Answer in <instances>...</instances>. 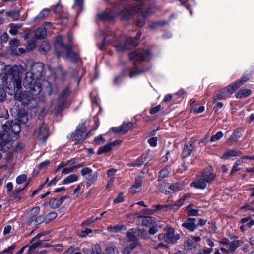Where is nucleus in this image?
<instances>
[{
    "instance_id": "obj_29",
    "label": "nucleus",
    "mask_w": 254,
    "mask_h": 254,
    "mask_svg": "<svg viewBox=\"0 0 254 254\" xmlns=\"http://www.w3.org/2000/svg\"><path fill=\"white\" fill-rule=\"evenodd\" d=\"M98 177V174L97 172H92L89 175H87L85 178L87 181V184L88 186H90L96 181Z\"/></svg>"
},
{
    "instance_id": "obj_32",
    "label": "nucleus",
    "mask_w": 254,
    "mask_h": 254,
    "mask_svg": "<svg viewBox=\"0 0 254 254\" xmlns=\"http://www.w3.org/2000/svg\"><path fill=\"white\" fill-rule=\"evenodd\" d=\"M47 36V30L45 28H38L35 35V39H41L45 38Z\"/></svg>"
},
{
    "instance_id": "obj_31",
    "label": "nucleus",
    "mask_w": 254,
    "mask_h": 254,
    "mask_svg": "<svg viewBox=\"0 0 254 254\" xmlns=\"http://www.w3.org/2000/svg\"><path fill=\"white\" fill-rule=\"evenodd\" d=\"M84 0H74L72 8L77 12H80L83 9Z\"/></svg>"
},
{
    "instance_id": "obj_16",
    "label": "nucleus",
    "mask_w": 254,
    "mask_h": 254,
    "mask_svg": "<svg viewBox=\"0 0 254 254\" xmlns=\"http://www.w3.org/2000/svg\"><path fill=\"white\" fill-rule=\"evenodd\" d=\"M87 134L84 132V129L82 127L78 126L74 133L71 134V137L77 143H80L85 140Z\"/></svg>"
},
{
    "instance_id": "obj_58",
    "label": "nucleus",
    "mask_w": 254,
    "mask_h": 254,
    "mask_svg": "<svg viewBox=\"0 0 254 254\" xmlns=\"http://www.w3.org/2000/svg\"><path fill=\"white\" fill-rule=\"evenodd\" d=\"M92 232V230L89 228H86L84 231L81 232L79 234V236L80 237H85L87 234L91 233Z\"/></svg>"
},
{
    "instance_id": "obj_38",
    "label": "nucleus",
    "mask_w": 254,
    "mask_h": 254,
    "mask_svg": "<svg viewBox=\"0 0 254 254\" xmlns=\"http://www.w3.org/2000/svg\"><path fill=\"white\" fill-rule=\"evenodd\" d=\"M251 93V91L250 89H244L240 90L236 94L237 98H246L249 96Z\"/></svg>"
},
{
    "instance_id": "obj_21",
    "label": "nucleus",
    "mask_w": 254,
    "mask_h": 254,
    "mask_svg": "<svg viewBox=\"0 0 254 254\" xmlns=\"http://www.w3.org/2000/svg\"><path fill=\"white\" fill-rule=\"evenodd\" d=\"M30 90L28 91L30 92L31 95L37 99V96L42 91L41 84L39 82H34L32 85L31 88H29Z\"/></svg>"
},
{
    "instance_id": "obj_34",
    "label": "nucleus",
    "mask_w": 254,
    "mask_h": 254,
    "mask_svg": "<svg viewBox=\"0 0 254 254\" xmlns=\"http://www.w3.org/2000/svg\"><path fill=\"white\" fill-rule=\"evenodd\" d=\"M21 24H14L11 23L9 24V27L10 28L9 33L10 34L15 35L17 34L18 30L22 27Z\"/></svg>"
},
{
    "instance_id": "obj_63",
    "label": "nucleus",
    "mask_w": 254,
    "mask_h": 254,
    "mask_svg": "<svg viewBox=\"0 0 254 254\" xmlns=\"http://www.w3.org/2000/svg\"><path fill=\"white\" fill-rule=\"evenodd\" d=\"M15 246L14 245H11V246L8 247L7 248L4 249L3 251V253H7L8 254H12L13 251L14 249Z\"/></svg>"
},
{
    "instance_id": "obj_26",
    "label": "nucleus",
    "mask_w": 254,
    "mask_h": 254,
    "mask_svg": "<svg viewBox=\"0 0 254 254\" xmlns=\"http://www.w3.org/2000/svg\"><path fill=\"white\" fill-rule=\"evenodd\" d=\"M142 182L140 179L135 180L134 184L130 188V192L132 193H136L141 190Z\"/></svg>"
},
{
    "instance_id": "obj_20",
    "label": "nucleus",
    "mask_w": 254,
    "mask_h": 254,
    "mask_svg": "<svg viewBox=\"0 0 254 254\" xmlns=\"http://www.w3.org/2000/svg\"><path fill=\"white\" fill-rule=\"evenodd\" d=\"M166 187H168L166 190H163V191H167L168 193H172L177 192L183 189L184 186L180 183L172 184H165Z\"/></svg>"
},
{
    "instance_id": "obj_59",
    "label": "nucleus",
    "mask_w": 254,
    "mask_h": 254,
    "mask_svg": "<svg viewBox=\"0 0 254 254\" xmlns=\"http://www.w3.org/2000/svg\"><path fill=\"white\" fill-rule=\"evenodd\" d=\"M49 163L50 161L49 160H46L39 163L37 165V167L39 169H42L46 167L49 164Z\"/></svg>"
},
{
    "instance_id": "obj_43",
    "label": "nucleus",
    "mask_w": 254,
    "mask_h": 254,
    "mask_svg": "<svg viewBox=\"0 0 254 254\" xmlns=\"http://www.w3.org/2000/svg\"><path fill=\"white\" fill-rule=\"evenodd\" d=\"M111 149V143H109L106 145L101 147L98 149L97 154L99 155L110 151Z\"/></svg>"
},
{
    "instance_id": "obj_46",
    "label": "nucleus",
    "mask_w": 254,
    "mask_h": 254,
    "mask_svg": "<svg viewBox=\"0 0 254 254\" xmlns=\"http://www.w3.org/2000/svg\"><path fill=\"white\" fill-rule=\"evenodd\" d=\"M196 247V243L193 242V240L189 239L187 240L185 243V247L187 250H191Z\"/></svg>"
},
{
    "instance_id": "obj_55",
    "label": "nucleus",
    "mask_w": 254,
    "mask_h": 254,
    "mask_svg": "<svg viewBox=\"0 0 254 254\" xmlns=\"http://www.w3.org/2000/svg\"><path fill=\"white\" fill-rule=\"evenodd\" d=\"M78 167L77 166H74L72 167H65L64 168L62 171V174H67L72 172L74 169Z\"/></svg>"
},
{
    "instance_id": "obj_23",
    "label": "nucleus",
    "mask_w": 254,
    "mask_h": 254,
    "mask_svg": "<svg viewBox=\"0 0 254 254\" xmlns=\"http://www.w3.org/2000/svg\"><path fill=\"white\" fill-rule=\"evenodd\" d=\"M29 183H27L25 184V186L23 188H19L15 190L13 193V197L14 199L20 201L22 198H24L23 191L25 189V188L28 186Z\"/></svg>"
},
{
    "instance_id": "obj_54",
    "label": "nucleus",
    "mask_w": 254,
    "mask_h": 254,
    "mask_svg": "<svg viewBox=\"0 0 254 254\" xmlns=\"http://www.w3.org/2000/svg\"><path fill=\"white\" fill-rule=\"evenodd\" d=\"M27 179V176L25 174H22L18 176L16 179V182L18 184H21L24 182Z\"/></svg>"
},
{
    "instance_id": "obj_25",
    "label": "nucleus",
    "mask_w": 254,
    "mask_h": 254,
    "mask_svg": "<svg viewBox=\"0 0 254 254\" xmlns=\"http://www.w3.org/2000/svg\"><path fill=\"white\" fill-rule=\"evenodd\" d=\"M138 233L136 229H132L128 230L127 232V236L129 241L133 242V243L137 244V235Z\"/></svg>"
},
{
    "instance_id": "obj_50",
    "label": "nucleus",
    "mask_w": 254,
    "mask_h": 254,
    "mask_svg": "<svg viewBox=\"0 0 254 254\" xmlns=\"http://www.w3.org/2000/svg\"><path fill=\"white\" fill-rule=\"evenodd\" d=\"M136 247L135 243H132L130 244L129 247H126L123 251V254H130L131 251Z\"/></svg>"
},
{
    "instance_id": "obj_15",
    "label": "nucleus",
    "mask_w": 254,
    "mask_h": 254,
    "mask_svg": "<svg viewBox=\"0 0 254 254\" xmlns=\"http://www.w3.org/2000/svg\"><path fill=\"white\" fill-rule=\"evenodd\" d=\"M69 94V90L68 88L64 89L61 93L58 101V104L56 109L58 112L61 111L64 107L67 97Z\"/></svg>"
},
{
    "instance_id": "obj_1",
    "label": "nucleus",
    "mask_w": 254,
    "mask_h": 254,
    "mask_svg": "<svg viewBox=\"0 0 254 254\" xmlns=\"http://www.w3.org/2000/svg\"><path fill=\"white\" fill-rule=\"evenodd\" d=\"M68 44H64L63 38L61 36H57L54 42L55 50L58 57H63L72 62L77 61L79 58L78 54L71 50L72 37L68 35L67 38Z\"/></svg>"
},
{
    "instance_id": "obj_47",
    "label": "nucleus",
    "mask_w": 254,
    "mask_h": 254,
    "mask_svg": "<svg viewBox=\"0 0 254 254\" xmlns=\"http://www.w3.org/2000/svg\"><path fill=\"white\" fill-rule=\"evenodd\" d=\"M169 171L168 169L164 168L160 171L159 172L158 181H161L163 178L166 177L169 174Z\"/></svg>"
},
{
    "instance_id": "obj_17",
    "label": "nucleus",
    "mask_w": 254,
    "mask_h": 254,
    "mask_svg": "<svg viewBox=\"0 0 254 254\" xmlns=\"http://www.w3.org/2000/svg\"><path fill=\"white\" fill-rule=\"evenodd\" d=\"M180 239L178 234H175L174 229L171 227H167L166 233V242L174 244Z\"/></svg>"
},
{
    "instance_id": "obj_51",
    "label": "nucleus",
    "mask_w": 254,
    "mask_h": 254,
    "mask_svg": "<svg viewBox=\"0 0 254 254\" xmlns=\"http://www.w3.org/2000/svg\"><path fill=\"white\" fill-rule=\"evenodd\" d=\"M10 47L12 50L13 51L16 49L19 46V41L18 40L14 39L11 40L9 42Z\"/></svg>"
},
{
    "instance_id": "obj_11",
    "label": "nucleus",
    "mask_w": 254,
    "mask_h": 254,
    "mask_svg": "<svg viewBox=\"0 0 254 254\" xmlns=\"http://www.w3.org/2000/svg\"><path fill=\"white\" fill-rule=\"evenodd\" d=\"M35 137L39 138L42 143H44L49 136L47 125L43 124L34 133Z\"/></svg>"
},
{
    "instance_id": "obj_19",
    "label": "nucleus",
    "mask_w": 254,
    "mask_h": 254,
    "mask_svg": "<svg viewBox=\"0 0 254 254\" xmlns=\"http://www.w3.org/2000/svg\"><path fill=\"white\" fill-rule=\"evenodd\" d=\"M37 80L35 77L33 76V74L31 72H27L26 73L25 77L24 78L23 85L24 87L26 88H31L33 85V83L35 82V81Z\"/></svg>"
},
{
    "instance_id": "obj_8",
    "label": "nucleus",
    "mask_w": 254,
    "mask_h": 254,
    "mask_svg": "<svg viewBox=\"0 0 254 254\" xmlns=\"http://www.w3.org/2000/svg\"><path fill=\"white\" fill-rule=\"evenodd\" d=\"M143 5L142 0H138L134 5L125 8L121 13V15L126 19H129L133 15L135 11L141 9Z\"/></svg>"
},
{
    "instance_id": "obj_42",
    "label": "nucleus",
    "mask_w": 254,
    "mask_h": 254,
    "mask_svg": "<svg viewBox=\"0 0 254 254\" xmlns=\"http://www.w3.org/2000/svg\"><path fill=\"white\" fill-rule=\"evenodd\" d=\"M148 15L146 12H143L141 14V17H138L137 20V26L138 27H142L145 23V18Z\"/></svg>"
},
{
    "instance_id": "obj_9",
    "label": "nucleus",
    "mask_w": 254,
    "mask_h": 254,
    "mask_svg": "<svg viewBox=\"0 0 254 254\" xmlns=\"http://www.w3.org/2000/svg\"><path fill=\"white\" fill-rule=\"evenodd\" d=\"M188 197H189V195L188 194H186L183 195L182 197H181L175 202L172 203L168 205H155L154 207L156 208V210H160L162 208H166L169 210L175 211L177 210L180 207V206L183 204L184 201Z\"/></svg>"
},
{
    "instance_id": "obj_7",
    "label": "nucleus",
    "mask_w": 254,
    "mask_h": 254,
    "mask_svg": "<svg viewBox=\"0 0 254 254\" xmlns=\"http://www.w3.org/2000/svg\"><path fill=\"white\" fill-rule=\"evenodd\" d=\"M130 60L135 62L147 61L151 58V54L148 50H137L130 53L129 56Z\"/></svg>"
},
{
    "instance_id": "obj_35",
    "label": "nucleus",
    "mask_w": 254,
    "mask_h": 254,
    "mask_svg": "<svg viewBox=\"0 0 254 254\" xmlns=\"http://www.w3.org/2000/svg\"><path fill=\"white\" fill-rule=\"evenodd\" d=\"M43 221V218L42 216H32L28 221L30 225H38L41 223Z\"/></svg>"
},
{
    "instance_id": "obj_18",
    "label": "nucleus",
    "mask_w": 254,
    "mask_h": 254,
    "mask_svg": "<svg viewBox=\"0 0 254 254\" xmlns=\"http://www.w3.org/2000/svg\"><path fill=\"white\" fill-rule=\"evenodd\" d=\"M182 226L189 230L190 231H194L197 227V225L196 224V219L193 218H188L182 224Z\"/></svg>"
},
{
    "instance_id": "obj_13",
    "label": "nucleus",
    "mask_w": 254,
    "mask_h": 254,
    "mask_svg": "<svg viewBox=\"0 0 254 254\" xmlns=\"http://www.w3.org/2000/svg\"><path fill=\"white\" fill-rule=\"evenodd\" d=\"M248 80V77L243 76L240 80L237 81L235 83L229 85L223 89H224V90L227 93V94L230 95L241 85H242L244 82L247 81Z\"/></svg>"
},
{
    "instance_id": "obj_48",
    "label": "nucleus",
    "mask_w": 254,
    "mask_h": 254,
    "mask_svg": "<svg viewBox=\"0 0 254 254\" xmlns=\"http://www.w3.org/2000/svg\"><path fill=\"white\" fill-rule=\"evenodd\" d=\"M223 136V133L222 131H218L216 133V134L211 136L210 139V141L211 142H213L219 140L220 139L222 138Z\"/></svg>"
},
{
    "instance_id": "obj_24",
    "label": "nucleus",
    "mask_w": 254,
    "mask_h": 254,
    "mask_svg": "<svg viewBox=\"0 0 254 254\" xmlns=\"http://www.w3.org/2000/svg\"><path fill=\"white\" fill-rule=\"evenodd\" d=\"M142 225L146 227L157 225L154 218L153 217H142Z\"/></svg>"
},
{
    "instance_id": "obj_61",
    "label": "nucleus",
    "mask_w": 254,
    "mask_h": 254,
    "mask_svg": "<svg viewBox=\"0 0 254 254\" xmlns=\"http://www.w3.org/2000/svg\"><path fill=\"white\" fill-rule=\"evenodd\" d=\"M161 106L160 105H158L153 108H152L150 110V113L152 115L157 113L160 110Z\"/></svg>"
},
{
    "instance_id": "obj_30",
    "label": "nucleus",
    "mask_w": 254,
    "mask_h": 254,
    "mask_svg": "<svg viewBox=\"0 0 254 254\" xmlns=\"http://www.w3.org/2000/svg\"><path fill=\"white\" fill-rule=\"evenodd\" d=\"M244 243V242L242 240H239L236 241H234L229 243L228 244V248L230 253H232L235 251V250L242 245Z\"/></svg>"
},
{
    "instance_id": "obj_27",
    "label": "nucleus",
    "mask_w": 254,
    "mask_h": 254,
    "mask_svg": "<svg viewBox=\"0 0 254 254\" xmlns=\"http://www.w3.org/2000/svg\"><path fill=\"white\" fill-rule=\"evenodd\" d=\"M98 18L105 22H110L111 19V10L110 9H106L105 11L99 13L98 15Z\"/></svg>"
},
{
    "instance_id": "obj_14",
    "label": "nucleus",
    "mask_w": 254,
    "mask_h": 254,
    "mask_svg": "<svg viewBox=\"0 0 254 254\" xmlns=\"http://www.w3.org/2000/svg\"><path fill=\"white\" fill-rule=\"evenodd\" d=\"M133 125V123L131 122H124L118 127H112V131L119 134H124L132 127Z\"/></svg>"
},
{
    "instance_id": "obj_2",
    "label": "nucleus",
    "mask_w": 254,
    "mask_h": 254,
    "mask_svg": "<svg viewBox=\"0 0 254 254\" xmlns=\"http://www.w3.org/2000/svg\"><path fill=\"white\" fill-rule=\"evenodd\" d=\"M25 69L22 65H6L5 67V74L9 77L13 83L14 88L20 89L22 87V75Z\"/></svg>"
},
{
    "instance_id": "obj_6",
    "label": "nucleus",
    "mask_w": 254,
    "mask_h": 254,
    "mask_svg": "<svg viewBox=\"0 0 254 254\" xmlns=\"http://www.w3.org/2000/svg\"><path fill=\"white\" fill-rule=\"evenodd\" d=\"M11 132L6 128L0 133V150L7 151L12 146L11 141L14 140Z\"/></svg>"
},
{
    "instance_id": "obj_28",
    "label": "nucleus",
    "mask_w": 254,
    "mask_h": 254,
    "mask_svg": "<svg viewBox=\"0 0 254 254\" xmlns=\"http://www.w3.org/2000/svg\"><path fill=\"white\" fill-rule=\"evenodd\" d=\"M66 198L67 197L65 196L59 199H51L49 203V206L53 208H58Z\"/></svg>"
},
{
    "instance_id": "obj_40",
    "label": "nucleus",
    "mask_w": 254,
    "mask_h": 254,
    "mask_svg": "<svg viewBox=\"0 0 254 254\" xmlns=\"http://www.w3.org/2000/svg\"><path fill=\"white\" fill-rule=\"evenodd\" d=\"M147 70L143 69L142 70H138V68L136 66H134L133 67V69L129 74V76L131 78L132 77H135L138 76L139 75H140L142 74L143 73L146 72Z\"/></svg>"
},
{
    "instance_id": "obj_3",
    "label": "nucleus",
    "mask_w": 254,
    "mask_h": 254,
    "mask_svg": "<svg viewBox=\"0 0 254 254\" xmlns=\"http://www.w3.org/2000/svg\"><path fill=\"white\" fill-rule=\"evenodd\" d=\"M215 178L216 174L213 173L211 169L205 170L197 176L190 186L196 189H204L206 187L207 183H211Z\"/></svg>"
},
{
    "instance_id": "obj_33",
    "label": "nucleus",
    "mask_w": 254,
    "mask_h": 254,
    "mask_svg": "<svg viewBox=\"0 0 254 254\" xmlns=\"http://www.w3.org/2000/svg\"><path fill=\"white\" fill-rule=\"evenodd\" d=\"M193 149V146L192 144H190L189 145H186L182 152V157L183 158H186L189 156L190 155Z\"/></svg>"
},
{
    "instance_id": "obj_22",
    "label": "nucleus",
    "mask_w": 254,
    "mask_h": 254,
    "mask_svg": "<svg viewBox=\"0 0 254 254\" xmlns=\"http://www.w3.org/2000/svg\"><path fill=\"white\" fill-rule=\"evenodd\" d=\"M242 152L240 150L237 149H231L225 152L221 158L224 159H227L230 157L240 156Z\"/></svg>"
},
{
    "instance_id": "obj_53",
    "label": "nucleus",
    "mask_w": 254,
    "mask_h": 254,
    "mask_svg": "<svg viewBox=\"0 0 254 254\" xmlns=\"http://www.w3.org/2000/svg\"><path fill=\"white\" fill-rule=\"evenodd\" d=\"M81 175L85 178L87 175H89L93 171L89 167L83 168L81 170Z\"/></svg>"
},
{
    "instance_id": "obj_10",
    "label": "nucleus",
    "mask_w": 254,
    "mask_h": 254,
    "mask_svg": "<svg viewBox=\"0 0 254 254\" xmlns=\"http://www.w3.org/2000/svg\"><path fill=\"white\" fill-rule=\"evenodd\" d=\"M3 128H6L9 132H11L15 139H16V135L18 134L21 130L20 124L16 121H11V123L8 122L5 124L3 125Z\"/></svg>"
},
{
    "instance_id": "obj_57",
    "label": "nucleus",
    "mask_w": 254,
    "mask_h": 254,
    "mask_svg": "<svg viewBox=\"0 0 254 254\" xmlns=\"http://www.w3.org/2000/svg\"><path fill=\"white\" fill-rule=\"evenodd\" d=\"M148 142L151 146L156 147L157 145V137H152L148 139Z\"/></svg>"
},
{
    "instance_id": "obj_37",
    "label": "nucleus",
    "mask_w": 254,
    "mask_h": 254,
    "mask_svg": "<svg viewBox=\"0 0 254 254\" xmlns=\"http://www.w3.org/2000/svg\"><path fill=\"white\" fill-rule=\"evenodd\" d=\"M40 235H37L35 237H34L31 242V245L28 247L29 249H34L35 248L38 247V246L40 245L41 244V242L39 240V238L40 237Z\"/></svg>"
},
{
    "instance_id": "obj_12",
    "label": "nucleus",
    "mask_w": 254,
    "mask_h": 254,
    "mask_svg": "<svg viewBox=\"0 0 254 254\" xmlns=\"http://www.w3.org/2000/svg\"><path fill=\"white\" fill-rule=\"evenodd\" d=\"M141 33L138 32L137 34V39H134L130 37L126 38L125 39L124 44H120L117 46L118 49L119 50H127L130 48L131 45L133 46H136L138 44L137 40L140 38Z\"/></svg>"
},
{
    "instance_id": "obj_52",
    "label": "nucleus",
    "mask_w": 254,
    "mask_h": 254,
    "mask_svg": "<svg viewBox=\"0 0 254 254\" xmlns=\"http://www.w3.org/2000/svg\"><path fill=\"white\" fill-rule=\"evenodd\" d=\"M36 39H35V38H34L33 39L29 40L27 42V50H31L34 48H35V45H36Z\"/></svg>"
},
{
    "instance_id": "obj_44",
    "label": "nucleus",
    "mask_w": 254,
    "mask_h": 254,
    "mask_svg": "<svg viewBox=\"0 0 254 254\" xmlns=\"http://www.w3.org/2000/svg\"><path fill=\"white\" fill-rule=\"evenodd\" d=\"M50 49L49 43L47 42H43L40 46L39 51L43 54L47 52Z\"/></svg>"
},
{
    "instance_id": "obj_56",
    "label": "nucleus",
    "mask_w": 254,
    "mask_h": 254,
    "mask_svg": "<svg viewBox=\"0 0 254 254\" xmlns=\"http://www.w3.org/2000/svg\"><path fill=\"white\" fill-rule=\"evenodd\" d=\"M105 141V139L103 137L102 135H100L96 137L94 139V142L97 145L103 144Z\"/></svg>"
},
{
    "instance_id": "obj_4",
    "label": "nucleus",
    "mask_w": 254,
    "mask_h": 254,
    "mask_svg": "<svg viewBox=\"0 0 254 254\" xmlns=\"http://www.w3.org/2000/svg\"><path fill=\"white\" fill-rule=\"evenodd\" d=\"M37 80H40L42 78H49L53 75V71L49 65L44 66V64L41 62L34 63L31 66V71L30 72Z\"/></svg>"
},
{
    "instance_id": "obj_60",
    "label": "nucleus",
    "mask_w": 254,
    "mask_h": 254,
    "mask_svg": "<svg viewBox=\"0 0 254 254\" xmlns=\"http://www.w3.org/2000/svg\"><path fill=\"white\" fill-rule=\"evenodd\" d=\"M144 161L145 159L143 157H141L134 163L133 165L135 166L139 167L143 164Z\"/></svg>"
},
{
    "instance_id": "obj_39",
    "label": "nucleus",
    "mask_w": 254,
    "mask_h": 254,
    "mask_svg": "<svg viewBox=\"0 0 254 254\" xmlns=\"http://www.w3.org/2000/svg\"><path fill=\"white\" fill-rule=\"evenodd\" d=\"M50 13V10L48 8H44L34 18V21L42 19L48 16Z\"/></svg>"
},
{
    "instance_id": "obj_41",
    "label": "nucleus",
    "mask_w": 254,
    "mask_h": 254,
    "mask_svg": "<svg viewBox=\"0 0 254 254\" xmlns=\"http://www.w3.org/2000/svg\"><path fill=\"white\" fill-rule=\"evenodd\" d=\"M6 16L11 17L13 20H17L20 16L19 11L11 10L6 13Z\"/></svg>"
},
{
    "instance_id": "obj_49",
    "label": "nucleus",
    "mask_w": 254,
    "mask_h": 254,
    "mask_svg": "<svg viewBox=\"0 0 254 254\" xmlns=\"http://www.w3.org/2000/svg\"><path fill=\"white\" fill-rule=\"evenodd\" d=\"M40 207L38 206H36V207H33V208H32L29 213V218L32 216H35V217L36 216H38V215L39 214V213L40 212Z\"/></svg>"
},
{
    "instance_id": "obj_62",
    "label": "nucleus",
    "mask_w": 254,
    "mask_h": 254,
    "mask_svg": "<svg viewBox=\"0 0 254 254\" xmlns=\"http://www.w3.org/2000/svg\"><path fill=\"white\" fill-rule=\"evenodd\" d=\"M123 201H124L123 194L121 193L118 195V197L115 199H114V203L115 204H117L119 203L122 202H123Z\"/></svg>"
},
{
    "instance_id": "obj_36",
    "label": "nucleus",
    "mask_w": 254,
    "mask_h": 254,
    "mask_svg": "<svg viewBox=\"0 0 254 254\" xmlns=\"http://www.w3.org/2000/svg\"><path fill=\"white\" fill-rule=\"evenodd\" d=\"M78 177L77 175L73 174H71L63 180V184H68L77 181Z\"/></svg>"
},
{
    "instance_id": "obj_45",
    "label": "nucleus",
    "mask_w": 254,
    "mask_h": 254,
    "mask_svg": "<svg viewBox=\"0 0 254 254\" xmlns=\"http://www.w3.org/2000/svg\"><path fill=\"white\" fill-rule=\"evenodd\" d=\"M227 93L224 90V89H222L214 98V101L216 100H223L227 98L230 95L227 94Z\"/></svg>"
},
{
    "instance_id": "obj_5",
    "label": "nucleus",
    "mask_w": 254,
    "mask_h": 254,
    "mask_svg": "<svg viewBox=\"0 0 254 254\" xmlns=\"http://www.w3.org/2000/svg\"><path fill=\"white\" fill-rule=\"evenodd\" d=\"M19 89L15 92L14 98L15 100L21 102L24 105H29L30 108H33L37 105V101L36 97L32 96L30 92L28 91L20 92Z\"/></svg>"
},
{
    "instance_id": "obj_64",
    "label": "nucleus",
    "mask_w": 254,
    "mask_h": 254,
    "mask_svg": "<svg viewBox=\"0 0 254 254\" xmlns=\"http://www.w3.org/2000/svg\"><path fill=\"white\" fill-rule=\"evenodd\" d=\"M57 215L56 213L52 212L49 213L47 215V218L50 221H51V220H53L54 219H55L57 217Z\"/></svg>"
}]
</instances>
